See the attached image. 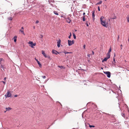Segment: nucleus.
<instances>
[{
  "mask_svg": "<svg viewBox=\"0 0 129 129\" xmlns=\"http://www.w3.org/2000/svg\"><path fill=\"white\" fill-rule=\"evenodd\" d=\"M53 13H54L55 15H58V13L56 11H54L53 12Z\"/></svg>",
  "mask_w": 129,
  "mask_h": 129,
  "instance_id": "obj_16",
  "label": "nucleus"
},
{
  "mask_svg": "<svg viewBox=\"0 0 129 129\" xmlns=\"http://www.w3.org/2000/svg\"><path fill=\"white\" fill-rule=\"evenodd\" d=\"M37 63L38 64H39V67L41 68L42 65L40 62L39 61H37Z\"/></svg>",
  "mask_w": 129,
  "mask_h": 129,
  "instance_id": "obj_13",
  "label": "nucleus"
},
{
  "mask_svg": "<svg viewBox=\"0 0 129 129\" xmlns=\"http://www.w3.org/2000/svg\"><path fill=\"white\" fill-rule=\"evenodd\" d=\"M89 127L90 128H91L92 127H95V126L94 125H90L89 124Z\"/></svg>",
  "mask_w": 129,
  "mask_h": 129,
  "instance_id": "obj_23",
  "label": "nucleus"
},
{
  "mask_svg": "<svg viewBox=\"0 0 129 129\" xmlns=\"http://www.w3.org/2000/svg\"><path fill=\"white\" fill-rule=\"evenodd\" d=\"M67 22L69 23H70L71 22V20L70 18L69 17H67L66 18Z\"/></svg>",
  "mask_w": 129,
  "mask_h": 129,
  "instance_id": "obj_8",
  "label": "nucleus"
},
{
  "mask_svg": "<svg viewBox=\"0 0 129 129\" xmlns=\"http://www.w3.org/2000/svg\"><path fill=\"white\" fill-rule=\"evenodd\" d=\"M98 10L99 11H100V7L99 6H98Z\"/></svg>",
  "mask_w": 129,
  "mask_h": 129,
  "instance_id": "obj_37",
  "label": "nucleus"
},
{
  "mask_svg": "<svg viewBox=\"0 0 129 129\" xmlns=\"http://www.w3.org/2000/svg\"><path fill=\"white\" fill-rule=\"evenodd\" d=\"M95 11H92V16L93 17V20L94 19V17H95V14H94Z\"/></svg>",
  "mask_w": 129,
  "mask_h": 129,
  "instance_id": "obj_9",
  "label": "nucleus"
},
{
  "mask_svg": "<svg viewBox=\"0 0 129 129\" xmlns=\"http://www.w3.org/2000/svg\"><path fill=\"white\" fill-rule=\"evenodd\" d=\"M107 0H105V1H107Z\"/></svg>",
  "mask_w": 129,
  "mask_h": 129,
  "instance_id": "obj_56",
  "label": "nucleus"
},
{
  "mask_svg": "<svg viewBox=\"0 0 129 129\" xmlns=\"http://www.w3.org/2000/svg\"><path fill=\"white\" fill-rule=\"evenodd\" d=\"M23 29H24V28H23V27H21V29H22V30H23Z\"/></svg>",
  "mask_w": 129,
  "mask_h": 129,
  "instance_id": "obj_42",
  "label": "nucleus"
},
{
  "mask_svg": "<svg viewBox=\"0 0 129 129\" xmlns=\"http://www.w3.org/2000/svg\"><path fill=\"white\" fill-rule=\"evenodd\" d=\"M85 47H86L85 45H84L83 46V47L84 49H85Z\"/></svg>",
  "mask_w": 129,
  "mask_h": 129,
  "instance_id": "obj_36",
  "label": "nucleus"
},
{
  "mask_svg": "<svg viewBox=\"0 0 129 129\" xmlns=\"http://www.w3.org/2000/svg\"><path fill=\"white\" fill-rule=\"evenodd\" d=\"M13 19V18L12 17H9L8 18V19L9 20H11Z\"/></svg>",
  "mask_w": 129,
  "mask_h": 129,
  "instance_id": "obj_21",
  "label": "nucleus"
},
{
  "mask_svg": "<svg viewBox=\"0 0 129 129\" xmlns=\"http://www.w3.org/2000/svg\"><path fill=\"white\" fill-rule=\"evenodd\" d=\"M87 56L88 57H90V55L89 54H88Z\"/></svg>",
  "mask_w": 129,
  "mask_h": 129,
  "instance_id": "obj_48",
  "label": "nucleus"
},
{
  "mask_svg": "<svg viewBox=\"0 0 129 129\" xmlns=\"http://www.w3.org/2000/svg\"><path fill=\"white\" fill-rule=\"evenodd\" d=\"M85 16H84L83 17V21H84L85 20Z\"/></svg>",
  "mask_w": 129,
  "mask_h": 129,
  "instance_id": "obj_27",
  "label": "nucleus"
},
{
  "mask_svg": "<svg viewBox=\"0 0 129 129\" xmlns=\"http://www.w3.org/2000/svg\"><path fill=\"white\" fill-rule=\"evenodd\" d=\"M42 77L43 79H45L46 77L45 76H42Z\"/></svg>",
  "mask_w": 129,
  "mask_h": 129,
  "instance_id": "obj_35",
  "label": "nucleus"
},
{
  "mask_svg": "<svg viewBox=\"0 0 129 129\" xmlns=\"http://www.w3.org/2000/svg\"><path fill=\"white\" fill-rule=\"evenodd\" d=\"M2 82L4 84H6V81H2L1 82Z\"/></svg>",
  "mask_w": 129,
  "mask_h": 129,
  "instance_id": "obj_33",
  "label": "nucleus"
},
{
  "mask_svg": "<svg viewBox=\"0 0 129 129\" xmlns=\"http://www.w3.org/2000/svg\"><path fill=\"white\" fill-rule=\"evenodd\" d=\"M7 111H6H6H5V112H4L5 113Z\"/></svg>",
  "mask_w": 129,
  "mask_h": 129,
  "instance_id": "obj_52",
  "label": "nucleus"
},
{
  "mask_svg": "<svg viewBox=\"0 0 129 129\" xmlns=\"http://www.w3.org/2000/svg\"><path fill=\"white\" fill-rule=\"evenodd\" d=\"M19 31L22 32V34H23V35H25L23 31V30L21 29L19 30Z\"/></svg>",
  "mask_w": 129,
  "mask_h": 129,
  "instance_id": "obj_18",
  "label": "nucleus"
},
{
  "mask_svg": "<svg viewBox=\"0 0 129 129\" xmlns=\"http://www.w3.org/2000/svg\"><path fill=\"white\" fill-rule=\"evenodd\" d=\"M119 38V36L118 35V39H117L118 41Z\"/></svg>",
  "mask_w": 129,
  "mask_h": 129,
  "instance_id": "obj_44",
  "label": "nucleus"
},
{
  "mask_svg": "<svg viewBox=\"0 0 129 129\" xmlns=\"http://www.w3.org/2000/svg\"><path fill=\"white\" fill-rule=\"evenodd\" d=\"M64 53L65 54H68V53H72V52H66V51H65L64 52Z\"/></svg>",
  "mask_w": 129,
  "mask_h": 129,
  "instance_id": "obj_15",
  "label": "nucleus"
},
{
  "mask_svg": "<svg viewBox=\"0 0 129 129\" xmlns=\"http://www.w3.org/2000/svg\"><path fill=\"white\" fill-rule=\"evenodd\" d=\"M106 57H107L108 59L110 57V55L107 54Z\"/></svg>",
  "mask_w": 129,
  "mask_h": 129,
  "instance_id": "obj_19",
  "label": "nucleus"
},
{
  "mask_svg": "<svg viewBox=\"0 0 129 129\" xmlns=\"http://www.w3.org/2000/svg\"><path fill=\"white\" fill-rule=\"evenodd\" d=\"M87 24V26H88V24Z\"/></svg>",
  "mask_w": 129,
  "mask_h": 129,
  "instance_id": "obj_50",
  "label": "nucleus"
},
{
  "mask_svg": "<svg viewBox=\"0 0 129 129\" xmlns=\"http://www.w3.org/2000/svg\"><path fill=\"white\" fill-rule=\"evenodd\" d=\"M28 44L31 45L30 46L32 48H34V46H35L36 45V43H33L32 41H29L28 43Z\"/></svg>",
  "mask_w": 129,
  "mask_h": 129,
  "instance_id": "obj_5",
  "label": "nucleus"
},
{
  "mask_svg": "<svg viewBox=\"0 0 129 129\" xmlns=\"http://www.w3.org/2000/svg\"><path fill=\"white\" fill-rule=\"evenodd\" d=\"M85 12H84L83 13V15H84L85 14Z\"/></svg>",
  "mask_w": 129,
  "mask_h": 129,
  "instance_id": "obj_45",
  "label": "nucleus"
},
{
  "mask_svg": "<svg viewBox=\"0 0 129 129\" xmlns=\"http://www.w3.org/2000/svg\"><path fill=\"white\" fill-rule=\"evenodd\" d=\"M60 43L59 44H57V46L58 47H59L60 46Z\"/></svg>",
  "mask_w": 129,
  "mask_h": 129,
  "instance_id": "obj_32",
  "label": "nucleus"
},
{
  "mask_svg": "<svg viewBox=\"0 0 129 129\" xmlns=\"http://www.w3.org/2000/svg\"><path fill=\"white\" fill-rule=\"evenodd\" d=\"M49 2H50V1H49Z\"/></svg>",
  "mask_w": 129,
  "mask_h": 129,
  "instance_id": "obj_55",
  "label": "nucleus"
},
{
  "mask_svg": "<svg viewBox=\"0 0 129 129\" xmlns=\"http://www.w3.org/2000/svg\"><path fill=\"white\" fill-rule=\"evenodd\" d=\"M17 37L15 36H14L13 38V39L14 40V41L15 42H16V41Z\"/></svg>",
  "mask_w": 129,
  "mask_h": 129,
  "instance_id": "obj_11",
  "label": "nucleus"
},
{
  "mask_svg": "<svg viewBox=\"0 0 129 129\" xmlns=\"http://www.w3.org/2000/svg\"><path fill=\"white\" fill-rule=\"evenodd\" d=\"M57 53L58 54L59 53L58 52H57V51L56 50H52V53L53 54H57Z\"/></svg>",
  "mask_w": 129,
  "mask_h": 129,
  "instance_id": "obj_7",
  "label": "nucleus"
},
{
  "mask_svg": "<svg viewBox=\"0 0 129 129\" xmlns=\"http://www.w3.org/2000/svg\"><path fill=\"white\" fill-rule=\"evenodd\" d=\"M3 60H4L2 58H0V61H1Z\"/></svg>",
  "mask_w": 129,
  "mask_h": 129,
  "instance_id": "obj_34",
  "label": "nucleus"
},
{
  "mask_svg": "<svg viewBox=\"0 0 129 129\" xmlns=\"http://www.w3.org/2000/svg\"><path fill=\"white\" fill-rule=\"evenodd\" d=\"M115 56V53H114V56L113 58V61H114L115 63V59L114 58V57Z\"/></svg>",
  "mask_w": 129,
  "mask_h": 129,
  "instance_id": "obj_22",
  "label": "nucleus"
},
{
  "mask_svg": "<svg viewBox=\"0 0 129 129\" xmlns=\"http://www.w3.org/2000/svg\"><path fill=\"white\" fill-rule=\"evenodd\" d=\"M104 73L105 74L107 75V76L108 78H110L111 76V73L110 72H104Z\"/></svg>",
  "mask_w": 129,
  "mask_h": 129,
  "instance_id": "obj_4",
  "label": "nucleus"
},
{
  "mask_svg": "<svg viewBox=\"0 0 129 129\" xmlns=\"http://www.w3.org/2000/svg\"><path fill=\"white\" fill-rule=\"evenodd\" d=\"M61 42V40L60 39H59V40H58V41L57 42V44H59Z\"/></svg>",
  "mask_w": 129,
  "mask_h": 129,
  "instance_id": "obj_20",
  "label": "nucleus"
},
{
  "mask_svg": "<svg viewBox=\"0 0 129 129\" xmlns=\"http://www.w3.org/2000/svg\"><path fill=\"white\" fill-rule=\"evenodd\" d=\"M0 64H1V65L2 64L1 63V61H0Z\"/></svg>",
  "mask_w": 129,
  "mask_h": 129,
  "instance_id": "obj_51",
  "label": "nucleus"
},
{
  "mask_svg": "<svg viewBox=\"0 0 129 129\" xmlns=\"http://www.w3.org/2000/svg\"><path fill=\"white\" fill-rule=\"evenodd\" d=\"M120 46H121V49H122V44H121L120 45Z\"/></svg>",
  "mask_w": 129,
  "mask_h": 129,
  "instance_id": "obj_39",
  "label": "nucleus"
},
{
  "mask_svg": "<svg viewBox=\"0 0 129 129\" xmlns=\"http://www.w3.org/2000/svg\"><path fill=\"white\" fill-rule=\"evenodd\" d=\"M17 96H18V95H15L14 96L15 97H17Z\"/></svg>",
  "mask_w": 129,
  "mask_h": 129,
  "instance_id": "obj_40",
  "label": "nucleus"
},
{
  "mask_svg": "<svg viewBox=\"0 0 129 129\" xmlns=\"http://www.w3.org/2000/svg\"><path fill=\"white\" fill-rule=\"evenodd\" d=\"M110 54V53L109 52H108V53H107V54Z\"/></svg>",
  "mask_w": 129,
  "mask_h": 129,
  "instance_id": "obj_43",
  "label": "nucleus"
},
{
  "mask_svg": "<svg viewBox=\"0 0 129 129\" xmlns=\"http://www.w3.org/2000/svg\"><path fill=\"white\" fill-rule=\"evenodd\" d=\"M116 18H117L115 16H114V17H113L111 19H116Z\"/></svg>",
  "mask_w": 129,
  "mask_h": 129,
  "instance_id": "obj_26",
  "label": "nucleus"
},
{
  "mask_svg": "<svg viewBox=\"0 0 129 129\" xmlns=\"http://www.w3.org/2000/svg\"><path fill=\"white\" fill-rule=\"evenodd\" d=\"M6 111H9L10 110H11V108L9 107H6Z\"/></svg>",
  "mask_w": 129,
  "mask_h": 129,
  "instance_id": "obj_10",
  "label": "nucleus"
},
{
  "mask_svg": "<svg viewBox=\"0 0 129 129\" xmlns=\"http://www.w3.org/2000/svg\"><path fill=\"white\" fill-rule=\"evenodd\" d=\"M105 18L103 16H101L100 18L101 24L104 27H107L108 23L105 21Z\"/></svg>",
  "mask_w": 129,
  "mask_h": 129,
  "instance_id": "obj_1",
  "label": "nucleus"
},
{
  "mask_svg": "<svg viewBox=\"0 0 129 129\" xmlns=\"http://www.w3.org/2000/svg\"><path fill=\"white\" fill-rule=\"evenodd\" d=\"M108 59V58L107 57H105L102 60V62H103L104 61H106Z\"/></svg>",
  "mask_w": 129,
  "mask_h": 129,
  "instance_id": "obj_12",
  "label": "nucleus"
},
{
  "mask_svg": "<svg viewBox=\"0 0 129 129\" xmlns=\"http://www.w3.org/2000/svg\"><path fill=\"white\" fill-rule=\"evenodd\" d=\"M42 54L44 55V56L45 57L48 58L50 60H51V58L50 56H49L45 54L44 51L43 50H42Z\"/></svg>",
  "mask_w": 129,
  "mask_h": 129,
  "instance_id": "obj_2",
  "label": "nucleus"
},
{
  "mask_svg": "<svg viewBox=\"0 0 129 129\" xmlns=\"http://www.w3.org/2000/svg\"><path fill=\"white\" fill-rule=\"evenodd\" d=\"M35 59L37 61H37H38V60L37 59H36V58H35Z\"/></svg>",
  "mask_w": 129,
  "mask_h": 129,
  "instance_id": "obj_41",
  "label": "nucleus"
},
{
  "mask_svg": "<svg viewBox=\"0 0 129 129\" xmlns=\"http://www.w3.org/2000/svg\"><path fill=\"white\" fill-rule=\"evenodd\" d=\"M111 48L110 47V48L109 49V50L108 51V52L110 53V52H111Z\"/></svg>",
  "mask_w": 129,
  "mask_h": 129,
  "instance_id": "obj_28",
  "label": "nucleus"
},
{
  "mask_svg": "<svg viewBox=\"0 0 129 129\" xmlns=\"http://www.w3.org/2000/svg\"><path fill=\"white\" fill-rule=\"evenodd\" d=\"M102 1H100L99 2L96 4L97 5L100 4L102 3Z\"/></svg>",
  "mask_w": 129,
  "mask_h": 129,
  "instance_id": "obj_17",
  "label": "nucleus"
},
{
  "mask_svg": "<svg viewBox=\"0 0 129 129\" xmlns=\"http://www.w3.org/2000/svg\"><path fill=\"white\" fill-rule=\"evenodd\" d=\"M92 53L93 54V55L94 54V52L93 51H92Z\"/></svg>",
  "mask_w": 129,
  "mask_h": 129,
  "instance_id": "obj_47",
  "label": "nucleus"
},
{
  "mask_svg": "<svg viewBox=\"0 0 129 129\" xmlns=\"http://www.w3.org/2000/svg\"><path fill=\"white\" fill-rule=\"evenodd\" d=\"M58 67L60 68H63V67L62 66H58Z\"/></svg>",
  "mask_w": 129,
  "mask_h": 129,
  "instance_id": "obj_30",
  "label": "nucleus"
},
{
  "mask_svg": "<svg viewBox=\"0 0 129 129\" xmlns=\"http://www.w3.org/2000/svg\"><path fill=\"white\" fill-rule=\"evenodd\" d=\"M34 29H35V26H34Z\"/></svg>",
  "mask_w": 129,
  "mask_h": 129,
  "instance_id": "obj_53",
  "label": "nucleus"
},
{
  "mask_svg": "<svg viewBox=\"0 0 129 129\" xmlns=\"http://www.w3.org/2000/svg\"><path fill=\"white\" fill-rule=\"evenodd\" d=\"M40 38H42L43 37V36L42 35H40Z\"/></svg>",
  "mask_w": 129,
  "mask_h": 129,
  "instance_id": "obj_31",
  "label": "nucleus"
},
{
  "mask_svg": "<svg viewBox=\"0 0 129 129\" xmlns=\"http://www.w3.org/2000/svg\"><path fill=\"white\" fill-rule=\"evenodd\" d=\"M121 115L123 117H125V114L124 113H121Z\"/></svg>",
  "mask_w": 129,
  "mask_h": 129,
  "instance_id": "obj_25",
  "label": "nucleus"
},
{
  "mask_svg": "<svg viewBox=\"0 0 129 129\" xmlns=\"http://www.w3.org/2000/svg\"><path fill=\"white\" fill-rule=\"evenodd\" d=\"M1 68H2V69L4 70L5 69V68H4V66L2 64H1Z\"/></svg>",
  "mask_w": 129,
  "mask_h": 129,
  "instance_id": "obj_14",
  "label": "nucleus"
},
{
  "mask_svg": "<svg viewBox=\"0 0 129 129\" xmlns=\"http://www.w3.org/2000/svg\"><path fill=\"white\" fill-rule=\"evenodd\" d=\"M6 77H5V78H4V80H5V81L6 80Z\"/></svg>",
  "mask_w": 129,
  "mask_h": 129,
  "instance_id": "obj_46",
  "label": "nucleus"
},
{
  "mask_svg": "<svg viewBox=\"0 0 129 129\" xmlns=\"http://www.w3.org/2000/svg\"><path fill=\"white\" fill-rule=\"evenodd\" d=\"M68 43L69 46H71L74 43V41L73 40L71 41V40H68Z\"/></svg>",
  "mask_w": 129,
  "mask_h": 129,
  "instance_id": "obj_6",
  "label": "nucleus"
},
{
  "mask_svg": "<svg viewBox=\"0 0 129 129\" xmlns=\"http://www.w3.org/2000/svg\"><path fill=\"white\" fill-rule=\"evenodd\" d=\"M73 36L74 37V39H75L76 38V36L75 34H74L73 33Z\"/></svg>",
  "mask_w": 129,
  "mask_h": 129,
  "instance_id": "obj_24",
  "label": "nucleus"
},
{
  "mask_svg": "<svg viewBox=\"0 0 129 129\" xmlns=\"http://www.w3.org/2000/svg\"><path fill=\"white\" fill-rule=\"evenodd\" d=\"M127 20L129 22V19H127Z\"/></svg>",
  "mask_w": 129,
  "mask_h": 129,
  "instance_id": "obj_49",
  "label": "nucleus"
},
{
  "mask_svg": "<svg viewBox=\"0 0 129 129\" xmlns=\"http://www.w3.org/2000/svg\"><path fill=\"white\" fill-rule=\"evenodd\" d=\"M5 96L6 98L11 97V94L9 91H8L7 93L5 95Z\"/></svg>",
  "mask_w": 129,
  "mask_h": 129,
  "instance_id": "obj_3",
  "label": "nucleus"
},
{
  "mask_svg": "<svg viewBox=\"0 0 129 129\" xmlns=\"http://www.w3.org/2000/svg\"><path fill=\"white\" fill-rule=\"evenodd\" d=\"M109 21L110 20V19H109Z\"/></svg>",
  "mask_w": 129,
  "mask_h": 129,
  "instance_id": "obj_54",
  "label": "nucleus"
},
{
  "mask_svg": "<svg viewBox=\"0 0 129 129\" xmlns=\"http://www.w3.org/2000/svg\"><path fill=\"white\" fill-rule=\"evenodd\" d=\"M71 35H72L71 34V33H70V35L69 36L68 38H69L70 39L71 38Z\"/></svg>",
  "mask_w": 129,
  "mask_h": 129,
  "instance_id": "obj_29",
  "label": "nucleus"
},
{
  "mask_svg": "<svg viewBox=\"0 0 129 129\" xmlns=\"http://www.w3.org/2000/svg\"><path fill=\"white\" fill-rule=\"evenodd\" d=\"M39 21L38 20H37L36 22V23H39Z\"/></svg>",
  "mask_w": 129,
  "mask_h": 129,
  "instance_id": "obj_38",
  "label": "nucleus"
}]
</instances>
